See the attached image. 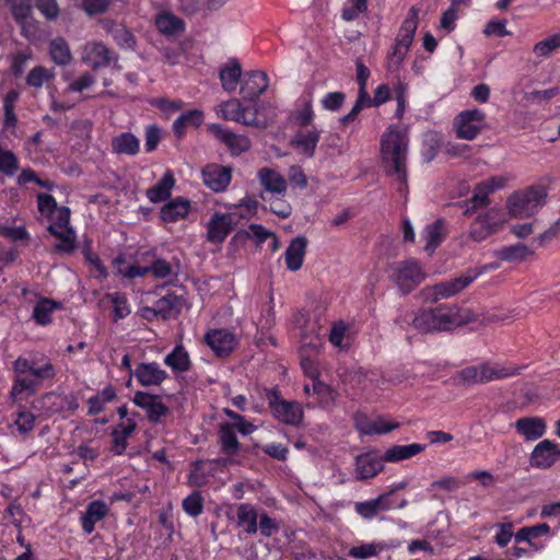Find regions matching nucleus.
Segmentation results:
<instances>
[{
    "mask_svg": "<svg viewBox=\"0 0 560 560\" xmlns=\"http://www.w3.org/2000/svg\"><path fill=\"white\" fill-rule=\"evenodd\" d=\"M13 384L10 399L14 402L23 401L34 395L39 386L56 376V369L46 355L31 359L19 357L13 363Z\"/></svg>",
    "mask_w": 560,
    "mask_h": 560,
    "instance_id": "f257e3e1",
    "label": "nucleus"
},
{
    "mask_svg": "<svg viewBox=\"0 0 560 560\" xmlns=\"http://www.w3.org/2000/svg\"><path fill=\"white\" fill-rule=\"evenodd\" d=\"M409 140L407 133L389 127L381 138V158L386 175L396 177L399 191L407 186V156Z\"/></svg>",
    "mask_w": 560,
    "mask_h": 560,
    "instance_id": "f03ea898",
    "label": "nucleus"
},
{
    "mask_svg": "<svg viewBox=\"0 0 560 560\" xmlns=\"http://www.w3.org/2000/svg\"><path fill=\"white\" fill-rule=\"evenodd\" d=\"M468 322L457 305H441L420 310L412 318V326L419 332L446 331Z\"/></svg>",
    "mask_w": 560,
    "mask_h": 560,
    "instance_id": "7ed1b4c3",
    "label": "nucleus"
},
{
    "mask_svg": "<svg viewBox=\"0 0 560 560\" xmlns=\"http://www.w3.org/2000/svg\"><path fill=\"white\" fill-rule=\"evenodd\" d=\"M521 370L522 368L516 365H500L482 362L477 365L465 366L457 371L453 375L452 381L456 386L469 387L518 375Z\"/></svg>",
    "mask_w": 560,
    "mask_h": 560,
    "instance_id": "20e7f679",
    "label": "nucleus"
},
{
    "mask_svg": "<svg viewBox=\"0 0 560 560\" xmlns=\"http://www.w3.org/2000/svg\"><path fill=\"white\" fill-rule=\"evenodd\" d=\"M236 526L247 535H256L258 532L264 537H271L280 530V523L266 512L259 513L250 503H241L235 508Z\"/></svg>",
    "mask_w": 560,
    "mask_h": 560,
    "instance_id": "39448f33",
    "label": "nucleus"
},
{
    "mask_svg": "<svg viewBox=\"0 0 560 560\" xmlns=\"http://www.w3.org/2000/svg\"><path fill=\"white\" fill-rule=\"evenodd\" d=\"M547 196L545 186H530L516 191L508 199L509 213L514 218H529L544 207Z\"/></svg>",
    "mask_w": 560,
    "mask_h": 560,
    "instance_id": "423d86ee",
    "label": "nucleus"
},
{
    "mask_svg": "<svg viewBox=\"0 0 560 560\" xmlns=\"http://www.w3.org/2000/svg\"><path fill=\"white\" fill-rule=\"evenodd\" d=\"M389 278L398 287L401 294L406 295L424 280L425 273L417 259L409 258L393 264Z\"/></svg>",
    "mask_w": 560,
    "mask_h": 560,
    "instance_id": "0eeeda50",
    "label": "nucleus"
},
{
    "mask_svg": "<svg viewBox=\"0 0 560 560\" xmlns=\"http://www.w3.org/2000/svg\"><path fill=\"white\" fill-rule=\"evenodd\" d=\"M220 107L224 119L257 128H266L268 126V121L259 116L256 106H243L237 98L224 102Z\"/></svg>",
    "mask_w": 560,
    "mask_h": 560,
    "instance_id": "6e6552de",
    "label": "nucleus"
},
{
    "mask_svg": "<svg viewBox=\"0 0 560 560\" xmlns=\"http://www.w3.org/2000/svg\"><path fill=\"white\" fill-rule=\"evenodd\" d=\"M266 398L276 419L290 425L302 422L303 409L299 402L282 399L277 388L267 390Z\"/></svg>",
    "mask_w": 560,
    "mask_h": 560,
    "instance_id": "1a4fd4ad",
    "label": "nucleus"
},
{
    "mask_svg": "<svg viewBox=\"0 0 560 560\" xmlns=\"http://www.w3.org/2000/svg\"><path fill=\"white\" fill-rule=\"evenodd\" d=\"M479 275L480 272L476 270H467L457 278L424 288L422 294L432 302L451 298L467 288Z\"/></svg>",
    "mask_w": 560,
    "mask_h": 560,
    "instance_id": "9d476101",
    "label": "nucleus"
},
{
    "mask_svg": "<svg viewBox=\"0 0 560 560\" xmlns=\"http://www.w3.org/2000/svg\"><path fill=\"white\" fill-rule=\"evenodd\" d=\"M457 138L474 140L486 127V114L477 108L460 112L454 119Z\"/></svg>",
    "mask_w": 560,
    "mask_h": 560,
    "instance_id": "9b49d317",
    "label": "nucleus"
},
{
    "mask_svg": "<svg viewBox=\"0 0 560 560\" xmlns=\"http://www.w3.org/2000/svg\"><path fill=\"white\" fill-rule=\"evenodd\" d=\"M35 407L45 416L49 417L59 412L74 411L78 409L79 404L73 394L50 392L43 395L37 400V405Z\"/></svg>",
    "mask_w": 560,
    "mask_h": 560,
    "instance_id": "f8f14e48",
    "label": "nucleus"
},
{
    "mask_svg": "<svg viewBox=\"0 0 560 560\" xmlns=\"http://www.w3.org/2000/svg\"><path fill=\"white\" fill-rule=\"evenodd\" d=\"M81 59L93 69L104 68L117 61V56L102 42H88L82 47Z\"/></svg>",
    "mask_w": 560,
    "mask_h": 560,
    "instance_id": "ddd939ff",
    "label": "nucleus"
},
{
    "mask_svg": "<svg viewBox=\"0 0 560 560\" xmlns=\"http://www.w3.org/2000/svg\"><path fill=\"white\" fill-rule=\"evenodd\" d=\"M559 459V445L550 440H542L534 447L529 462L533 467L546 469Z\"/></svg>",
    "mask_w": 560,
    "mask_h": 560,
    "instance_id": "4468645a",
    "label": "nucleus"
},
{
    "mask_svg": "<svg viewBox=\"0 0 560 560\" xmlns=\"http://www.w3.org/2000/svg\"><path fill=\"white\" fill-rule=\"evenodd\" d=\"M133 402L138 407L144 409L151 422L159 423L165 417L170 409L162 402L160 396L151 395L145 392H137L133 396Z\"/></svg>",
    "mask_w": 560,
    "mask_h": 560,
    "instance_id": "2eb2a0df",
    "label": "nucleus"
},
{
    "mask_svg": "<svg viewBox=\"0 0 560 560\" xmlns=\"http://www.w3.org/2000/svg\"><path fill=\"white\" fill-rule=\"evenodd\" d=\"M205 342L217 357H228L236 346L235 336L226 329H213L206 334Z\"/></svg>",
    "mask_w": 560,
    "mask_h": 560,
    "instance_id": "dca6fc26",
    "label": "nucleus"
},
{
    "mask_svg": "<svg viewBox=\"0 0 560 560\" xmlns=\"http://www.w3.org/2000/svg\"><path fill=\"white\" fill-rule=\"evenodd\" d=\"M269 80L262 71H250L244 75L241 85V94L244 100H257L268 88Z\"/></svg>",
    "mask_w": 560,
    "mask_h": 560,
    "instance_id": "f3484780",
    "label": "nucleus"
},
{
    "mask_svg": "<svg viewBox=\"0 0 560 560\" xmlns=\"http://www.w3.org/2000/svg\"><path fill=\"white\" fill-rule=\"evenodd\" d=\"M206 186L213 191H223L231 182V168L220 164H208L202 170Z\"/></svg>",
    "mask_w": 560,
    "mask_h": 560,
    "instance_id": "a211bd4d",
    "label": "nucleus"
},
{
    "mask_svg": "<svg viewBox=\"0 0 560 560\" xmlns=\"http://www.w3.org/2000/svg\"><path fill=\"white\" fill-rule=\"evenodd\" d=\"M257 178L266 192L277 196L278 198L284 197L288 183L278 171L262 167L257 172Z\"/></svg>",
    "mask_w": 560,
    "mask_h": 560,
    "instance_id": "6ab92c4d",
    "label": "nucleus"
},
{
    "mask_svg": "<svg viewBox=\"0 0 560 560\" xmlns=\"http://www.w3.org/2000/svg\"><path fill=\"white\" fill-rule=\"evenodd\" d=\"M132 374L142 386H159L167 378V373L156 362L139 363Z\"/></svg>",
    "mask_w": 560,
    "mask_h": 560,
    "instance_id": "aec40b11",
    "label": "nucleus"
},
{
    "mask_svg": "<svg viewBox=\"0 0 560 560\" xmlns=\"http://www.w3.org/2000/svg\"><path fill=\"white\" fill-rule=\"evenodd\" d=\"M234 218L230 213H215L208 223V241L222 243L234 229Z\"/></svg>",
    "mask_w": 560,
    "mask_h": 560,
    "instance_id": "412c9836",
    "label": "nucleus"
},
{
    "mask_svg": "<svg viewBox=\"0 0 560 560\" xmlns=\"http://www.w3.org/2000/svg\"><path fill=\"white\" fill-rule=\"evenodd\" d=\"M501 186L500 182L492 178L490 182H482L478 184L474 190L472 197L467 201L465 215L472 214L477 209L486 208L489 206V194L493 192Z\"/></svg>",
    "mask_w": 560,
    "mask_h": 560,
    "instance_id": "4be33fe9",
    "label": "nucleus"
},
{
    "mask_svg": "<svg viewBox=\"0 0 560 560\" xmlns=\"http://www.w3.org/2000/svg\"><path fill=\"white\" fill-rule=\"evenodd\" d=\"M212 133L223 142L232 154L238 155L246 152L250 148V141L247 137L236 135L228 129L222 128L220 125L211 126Z\"/></svg>",
    "mask_w": 560,
    "mask_h": 560,
    "instance_id": "5701e85b",
    "label": "nucleus"
},
{
    "mask_svg": "<svg viewBox=\"0 0 560 560\" xmlns=\"http://www.w3.org/2000/svg\"><path fill=\"white\" fill-rule=\"evenodd\" d=\"M384 456L374 452L358 455L355 458V471L359 479H368L376 476L383 469Z\"/></svg>",
    "mask_w": 560,
    "mask_h": 560,
    "instance_id": "b1692460",
    "label": "nucleus"
},
{
    "mask_svg": "<svg viewBox=\"0 0 560 560\" xmlns=\"http://www.w3.org/2000/svg\"><path fill=\"white\" fill-rule=\"evenodd\" d=\"M307 243L305 236H298L290 242L284 253L285 266L290 271H298L302 268Z\"/></svg>",
    "mask_w": 560,
    "mask_h": 560,
    "instance_id": "393cba45",
    "label": "nucleus"
},
{
    "mask_svg": "<svg viewBox=\"0 0 560 560\" xmlns=\"http://www.w3.org/2000/svg\"><path fill=\"white\" fill-rule=\"evenodd\" d=\"M514 425L517 433L527 441L538 440L546 432V422L542 418L538 417L520 418Z\"/></svg>",
    "mask_w": 560,
    "mask_h": 560,
    "instance_id": "a878e982",
    "label": "nucleus"
},
{
    "mask_svg": "<svg viewBox=\"0 0 560 560\" xmlns=\"http://www.w3.org/2000/svg\"><path fill=\"white\" fill-rule=\"evenodd\" d=\"M418 13L419 10L415 7L409 10L408 16L402 22L395 40V45L408 51L413 42V36L418 27Z\"/></svg>",
    "mask_w": 560,
    "mask_h": 560,
    "instance_id": "bb28decb",
    "label": "nucleus"
},
{
    "mask_svg": "<svg viewBox=\"0 0 560 560\" xmlns=\"http://www.w3.org/2000/svg\"><path fill=\"white\" fill-rule=\"evenodd\" d=\"M108 513V508L104 501L94 500L86 506V511L81 516L82 529L85 534H91L95 524L103 520Z\"/></svg>",
    "mask_w": 560,
    "mask_h": 560,
    "instance_id": "cd10ccee",
    "label": "nucleus"
},
{
    "mask_svg": "<svg viewBox=\"0 0 560 560\" xmlns=\"http://www.w3.org/2000/svg\"><path fill=\"white\" fill-rule=\"evenodd\" d=\"M190 209V202L183 197H176L165 203L161 209V218L164 222H176L187 217Z\"/></svg>",
    "mask_w": 560,
    "mask_h": 560,
    "instance_id": "c85d7f7f",
    "label": "nucleus"
},
{
    "mask_svg": "<svg viewBox=\"0 0 560 560\" xmlns=\"http://www.w3.org/2000/svg\"><path fill=\"white\" fill-rule=\"evenodd\" d=\"M174 185V175L171 171H167L154 186L147 190L145 195L153 203L164 201L170 198Z\"/></svg>",
    "mask_w": 560,
    "mask_h": 560,
    "instance_id": "c756f323",
    "label": "nucleus"
},
{
    "mask_svg": "<svg viewBox=\"0 0 560 560\" xmlns=\"http://www.w3.org/2000/svg\"><path fill=\"white\" fill-rule=\"evenodd\" d=\"M182 306L183 300L177 295L170 293L159 299L153 307H147V312H152L154 315L167 318L173 312H180Z\"/></svg>",
    "mask_w": 560,
    "mask_h": 560,
    "instance_id": "7c9ffc66",
    "label": "nucleus"
},
{
    "mask_svg": "<svg viewBox=\"0 0 560 560\" xmlns=\"http://www.w3.org/2000/svg\"><path fill=\"white\" fill-rule=\"evenodd\" d=\"M139 148V139L131 132H122L112 139V149L116 154L136 155Z\"/></svg>",
    "mask_w": 560,
    "mask_h": 560,
    "instance_id": "2f4dec72",
    "label": "nucleus"
},
{
    "mask_svg": "<svg viewBox=\"0 0 560 560\" xmlns=\"http://www.w3.org/2000/svg\"><path fill=\"white\" fill-rule=\"evenodd\" d=\"M319 140V131L315 128L307 131H298L292 139V144L307 156H313Z\"/></svg>",
    "mask_w": 560,
    "mask_h": 560,
    "instance_id": "473e14b6",
    "label": "nucleus"
},
{
    "mask_svg": "<svg viewBox=\"0 0 560 560\" xmlns=\"http://www.w3.org/2000/svg\"><path fill=\"white\" fill-rule=\"evenodd\" d=\"M424 448L425 445L419 443L394 445L386 451L384 459L392 463L408 459L423 452Z\"/></svg>",
    "mask_w": 560,
    "mask_h": 560,
    "instance_id": "72a5a7b5",
    "label": "nucleus"
},
{
    "mask_svg": "<svg viewBox=\"0 0 560 560\" xmlns=\"http://www.w3.org/2000/svg\"><path fill=\"white\" fill-rule=\"evenodd\" d=\"M219 444L221 446V451L229 456H233L238 453L240 442L232 424H220Z\"/></svg>",
    "mask_w": 560,
    "mask_h": 560,
    "instance_id": "f704fd0d",
    "label": "nucleus"
},
{
    "mask_svg": "<svg viewBox=\"0 0 560 560\" xmlns=\"http://www.w3.org/2000/svg\"><path fill=\"white\" fill-rule=\"evenodd\" d=\"M203 122V113L198 109H192L182 114L173 122V131L177 138H182L188 127L198 128Z\"/></svg>",
    "mask_w": 560,
    "mask_h": 560,
    "instance_id": "c9c22d12",
    "label": "nucleus"
},
{
    "mask_svg": "<svg viewBox=\"0 0 560 560\" xmlns=\"http://www.w3.org/2000/svg\"><path fill=\"white\" fill-rule=\"evenodd\" d=\"M48 50L51 60L58 66H66L72 60L70 46L62 37H56L51 39Z\"/></svg>",
    "mask_w": 560,
    "mask_h": 560,
    "instance_id": "e433bc0d",
    "label": "nucleus"
},
{
    "mask_svg": "<svg viewBox=\"0 0 560 560\" xmlns=\"http://www.w3.org/2000/svg\"><path fill=\"white\" fill-rule=\"evenodd\" d=\"M164 363L170 366L174 372H187L190 369V359L188 352L182 345H177L171 353H168Z\"/></svg>",
    "mask_w": 560,
    "mask_h": 560,
    "instance_id": "4c0bfd02",
    "label": "nucleus"
},
{
    "mask_svg": "<svg viewBox=\"0 0 560 560\" xmlns=\"http://www.w3.org/2000/svg\"><path fill=\"white\" fill-rule=\"evenodd\" d=\"M242 75V67L236 60H232L229 65L220 71V80L222 88L228 92L236 90L238 81Z\"/></svg>",
    "mask_w": 560,
    "mask_h": 560,
    "instance_id": "58836bf2",
    "label": "nucleus"
},
{
    "mask_svg": "<svg viewBox=\"0 0 560 560\" xmlns=\"http://www.w3.org/2000/svg\"><path fill=\"white\" fill-rule=\"evenodd\" d=\"M533 254L534 252L527 245L517 243L500 248L497 252V257L504 261L516 262L524 260L527 256Z\"/></svg>",
    "mask_w": 560,
    "mask_h": 560,
    "instance_id": "ea45409f",
    "label": "nucleus"
},
{
    "mask_svg": "<svg viewBox=\"0 0 560 560\" xmlns=\"http://www.w3.org/2000/svg\"><path fill=\"white\" fill-rule=\"evenodd\" d=\"M549 533H550V527L546 523L537 524L534 526H526V527L521 528L515 534V541H517V542L526 541L537 550V549L541 548V546H536L534 544V540L536 538H538L539 536L549 535Z\"/></svg>",
    "mask_w": 560,
    "mask_h": 560,
    "instance_id": "a19ab883",
    "label": "nucleus"
},
{
    "mask_svg": "<svg viewBox=\"0 0 560 560\" xmlns=\"http://www.w3.org/2000/svg\"><path fill=\"white\" fill-rule=\"evenodd\" d=\"M444 222L442 220H438L432 224L427 225L423 231V237L427 242L424 249L429 253H432L442 242L444 237Z\"/></svg>",
    "mask_w": 560,
    "mask_h": 560,
    "instance_id": "79ce46f5",
    "label": "nucleus"
},
{
    "mask_svg": "<svg viewBox=\"0 0 560 560\" xmlns=\"http://www.w3.org/2000/svg\"><path fill=\"white\" fill-rule=\"evenodd\" d=\"M104 300L108 301L113 305L114 322H118L119 319L127 317L131 313L130 305L128 304V300L124 293H107L105 294Z\"/></svg>",
    "mask_w": 560,
    "mask_h": 560,
    "instance_id": "37998d69",
    "label": "nucleus"
},
{
    "mask_svg": "<svg viewBox=\"0 0 560 560\" xmlns=\"http://www.w3.org/2000/svg\"><path fill=\"white\" fill-rule=\"evenodd\" d=\"M48 232L59 240V243L55 247L57 252L71 253L74 249L77 236L71 226Z\"/></svg>",
    "mask_w": 560,
    "mask_h": 560,
    "instance_id": "c03bdc74",
    "label": "nucleus"
},
{
    "mask_svg": "<svg viewBox=\"0 0 560 560\" xmlns=\"http://www.w3.org/2000/svg\"><path fill=\"white\" fill-rule=\"evenodd\" d=\"M55 73L43 66H36L26 75V84L34 89H40L46 82L54 80Z\"/></svg>",
    "mask_w": 560,
    "mask_h": 560,
    "instance_id": "a18cd8bd",
    "label": "nucleus"
},
{
    "mask_svg": "<svg viewBox=\"0 0 560 560\" xmlns=\"http://www.w3.org/2000/svg\"><path fill=\"white\" fill-rule=\"evenodd\" d=\"M155 24L161 33L168 35L176 34L184 30V23L182 20L170 13L158 15Z\"/></svg>",
    "mask_w": 560,
    "mask_h": 560,
    "instance_id": "49530a36",
    "label": "nucleus"
},
{
    "mask_svg": "<svg viewBox=\"0 0 560 560\" xmlns=\"http://www.w3.org/2000/svg\"><path fill=\"white\" fill-rule=\"evenodd\" d=\"M558 48H560V32L536 43L533 52L538 58L548 57Z\"/></svg>",
    "mask_w": 560,
    "mask_h": 560,
    "instance_id": "de8ad7c7",
    "label": "nucleus"
},
{
    "mask_svg": "<svg viewBox=\"0 0 560 560\" xmlns=\"http://www.w3.org/2000/svg\"><path fill=\"white\" fill-rule=\"evenodd\" d=\"M386 548L382 542H370L350 548L348 556L357 559H366L377 556Z\"/></svg>",
    "mask_w": 560,
    "mask_h": 560,
    "instance_id": "09e8293b",
    "label": "nucleus"
},
{
    "mask_svg": "<svg viewBox=\"0 0 560 560\" xmlns=\"http://www.w3.org/2000/svg\"><path fill=\"white\" fill-rule=\"evenodd\" d=\"M56 303L51 300L44 299L40 300L34 307L33 318L39 325H46L50 322V315L52 311L56 308Z\"/></svg>",
    "mask_w": 560,
    "mask_h": 560,
    "instance_id": "8fccbe9b",
    "label": "nucleus"
},
{
    "mask_svg": "<svg viewBox=\"0 0 560 560\" xmlns=\"http://www.w3.org/2000/svg\"><path fill=\"white\" fill-rule=\"evenodd\" d=\"M19 170V159L10 150L0 147V172L5 176H13Z\"/></svg>",
    "mask_w": 560,
    "mask_h": 560,
    "instance_id": "3c124183",
    "label": "nucleus"
},
{
    "mask_svg": "<svg viewBox=\"0 0 560 560\" xmlns=\"http://www.w3.org/2000/svg\"><path fill=\"white\" fill-rule=\"evenodd\" d=\"M182 506L188 515L197 517L203 512V499L198 491H194L183 500Z\"/></svg>",
    "mask_w": 560,
    "mask_h": 560,
    "instance_id": "603ef678",
    "label": "nucleus"
},
{
    "mask_svg": "<svg viewBox=\"0 0 560 560\" xmlns=\"http://www.w3.org/2000/svg\"><path fill=\"white\" fill-rule=\"evenodd\" d=\"M493 233H494L493 229L490 226L489 223H487L482 219L481 215H478L476 218V220L472 222L470 230H469V236L475 242H481Z\"/></svg>",
    "mask_w": 560,
    "mask_h": 560,
    "instance_id": "864d4df0",
    "label": "nucleus"
},
{
    "mask_svg": "<svg viewBox=\"0 0 560 560\" xmlns=\"http://www.w3.org/2000/svg\"><path fill=\"white\" fill-rule=\"evenodd\" d=\"M7 3L10 5L14 19L20 23H24L32 12V0H7Z\"/></svg>",
    "mask_w": 560,
    "mask_h": 560,
    "instance_id": "5fc2aeb1",
    "label": "nucleus"
},
{
    "mask_svg": "<svg viewBox=\"0 0 560 560\" xmlns=\"http://www.w3.org/2000/svg\"><path fill=\"white\" fill-rule=\"evenodd\" d=\"M14 423L21 434H26L34 429L35 416L32 412L25 410L24 407H21L16 413Z\"/></svg>",
    "mask_w": 560,
    "mask_h": 560,
    "instance_id": "6e6d98bb",
    "label": "nucleus"
},
{
    "mask_svg": "<svg viewBox=\"0 0 560 560\" xmlns=\"http://www.w3.org/2000/svg\"><path fill=\"white\" fill-rule=\"evenodd\" d=\"M51 223L48 231L60 230L70 226V209L68 207H59L50 217Z\"/></svg>",
    "mask_w": 560,
    "mask_h": 560,
    "instance_id": "4d7b16f0",
    "label": "nucleus"
},
{
    "mask_svg": "<svg viewBox=\"0 0 560 560\" xmlns=\"http://www.w3.org/2000/svg\"><path fill=\"white\" fill-rule=\"evenodd\" d=\"M149 270L152 272L153 277L158 279H164L176 275L172 265L165 259H155L151 266H149Z\"/></svg>",
    "mask_w": 560,
    "mask_h": 560,
    "instance_id": "13d9d810",
    "label": "nucleus"
},
{
    "mask_svg": "<svg viewBox=\"0 0 560 560\" xmlns=\"http://www.w3.org/2000/svg\"><path fill=\"white\" fill-rule=\"evenodd\" d=\"M451 8L445 11L441 19V26L446 28L447 31H452L454 28V22L457 18L456 10L462 4H467L468 0H451Z\"/></svg>",
    "mask_w": 560,
    "mask_h": 560,
    "instance_id": "bf43d9fd",
    "label": "nucleus"
},
{
    "mask_svg": "<svg viewBox=\"0 0 560 560\" xmlns=\"http://www.w3.org/2000/svg\"><path fill=\"white\" fill-rule=\"evenodd\" d=\"M407 54L408 50L395 45L393 51L388 55L386 60L387 70L390 72L397 71L400 68Z\"/></svg>",
    "mask_w": 560,
    "mask_h": 560,
    "instance_id": "052dcab7",
    "label": "nucleus"
},
{
    "mask_svg": "<svg viewBox=\"0 0 560 560\" xmlns=\"http://www.w3.org/2000/svg\"><path fill=\"white\" fill-rule=\"evenodd\" d=\"M36 8L47 20H56L60 9L56 0H37Z\"/></svg>",
    "mask_w": 560,
    "mask_h": 560,
    "instance_id": "680f3d73",
    "label": "nucleus"
},
{
    "mask_svg": "<svg viewBox=\"0 0 560 560\" xmlns=\"http://www.w3.org/2000/svg\"><path fill=\"white\" fill-rule=\"evenodd\" d=\"M37 203L39 212L48 218L59 208L55 198L48 194H38Z\"/></svg>",
    "mask_w": 560,
    "mask_h": 560,
    "instance_id": "e2e57ef3",
    "label": "nucleus"
},
{
    "mask_svg": "<svg viewBox=\"0 0 560 560\" xmlns=\"http://www.w3.org/2000/svg\"><path fill=\"white\" fill-rule=\"evenodd\" d=\"M482 219L490 224V226L495 232L499 228H501L505 221V213L501 209L491 208L485 214H480Z\"/></svg>",
    "mask_w": 560,
    "mask_h": 560,
    "instance_id": "0e129e2a",
    "label": "nucleus"
},
{
    "mask_svg": "<svg viewBox=\"0 0 560 560\" xmlns=\"http://www.w3.org/2000/svg\"><path fill=\"white\" fill-rule=\"evenodd\" d=\"M346 95L342 92H330L322 100V105L327 110H338L345 103Z\"/></svg>",
    "mask_w": 560,
    "mask_h": 560,
    "instance_id": "69168bd1",
    "label": "nucleus"
},
{
    "mask_svg": "<svg viewBox=\"0 0 560 560\" xmlns=\"http://www.w3.org/2000/svg\"><path fill=\"white\" fill-rule=\"evenodd\" d=\"M113 39L124 48H132L135 45V37L124 25L115 28V33L112 36Z\"/></svg>",
    "mask_w": 560,
    "mask_h": 560,
    "instance_id": "338daca9",
    "label": "nucleus"
},
{
    "mask_svg": "<svg viewBox=\"0 0 560 560\" xmlns=\"http://www.w3.org/2000/svg\"><path fill=\"white\" fill-rule=\"evenodd\" d=\"M32 58L31 51H19L12 58L11 70L15 77L24 73L27 61Z\"/></svg>",
    "mask_w": 560,
    "mask_h": 560,
    "instance_id": "774afa93",
    "label": "nucleus"
}]
</instances>
